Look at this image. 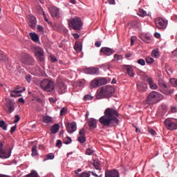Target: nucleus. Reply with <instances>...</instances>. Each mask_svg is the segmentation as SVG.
<instances>
[{
    "label": "nucleus",
    "mask_w": 177,
    "mask_h": 177,
    "mask_svg": "<svg viewBox=\"0 0 177 177\" xmlns=\"http://www.w3.org/2000/svg\"><path fill=\"white\" fill-rule=\"evenodd\" d=\"M21 62L24 64L30 66L34 64V58L28 54L24 53L22 54Z\"/></svg>",
    "instance_id": "1a4fd4ad"
},
{
    "label": "nucleus",
    "mask_w": 177,
    "mask_h": 177,
    "mask_svg": "<svg viewBox=\"0 0 177 177\" xmlns=\"http://www.w3.org/2000/svg\"><path fill=\"white\" fill-rule=\"evenodd\" d=\"M154 37L156 38H160V37H161V35H160V33H158V32H156V33H154Z\"/></svg>",
    "instance_id": "338daca9"
},
{
    "label": "nucleus",
    "mask_w": 177,
    "mask_h": 177,
    "mask_svg": "<svg viewBox=\"0 0 177 177\" xmlns=\"http://www.w3.org/2000/svg\"><path fill=\"white\" fill-rule=\"evenodd\" d=\"M165 125L169 131H175L177 129V120L174 118H167L165 120Z\"/></svg>",
    "instance_id": "39448f33"
},
{
    "label": "nucleus",
    "mask_w": 177,
    "mask_h": 177,
    "mask_svg": "<svg viewBox=\"0 0 177 177\" xmlns=\"http://www.w3.org/2000/svg\"><path fill=\"white\" fill-rule=\"evenodd\" d=\"M148 132L149 133H150L151 135H152V136H156V131H154V129H148Z\"/></svg>",
    "instance_id": "8fccbe9b"
},
{
    "label": "nucleus",
    "mask_w": 177,
    "mask_h": 177,
    "mask_svg": "<svg viewBox=\"0 0 177 177\" xmlns=\"http://www.w3.org/2000/svg\"><path fill=\"white\" fill-rule=\"evenodd\" d=\"M93 153H95V151L92 149H91V148H88L86 150V154L87 156H92V154H93Z\"/></svg>",
    "instance_id": "c03bdc74"
},
{
    "label": "nucleus",
    "mask_w": 177,
    "mask_h": 177,
    "mask_svg": "<svg viewBox=\"0 0 177 177\" xmlns=\"http://www.w3.org/2000/svg\"><path fill=\"white\" fill-rule=\"evenodd\" d=\"M66 128L68 133H73L77 131V124L75 122H68Z\"/></svg>",
    "instance_id": "ddd939ff"
},
{
    "label": "nucleus",
    "mask_w": 177,
    "mask_h": 177,
    "mask_svg": "<svg viewBox=\"0 0 177 177\" xmlns=\"http://www.w3.org/2000/svg\"><path fill=\"white\" fill-rule=\"evenodd\" d=\"M86 74H91V75H97L99 74V68L95 67H90L86 69Z\"/></svg>",
    "instance_id": "f3484780"
},
{
    "label": "nucleus",
    "mask_w": 177,
    "mask_h": 177,
    "mask_svg": "<svg viewBox=\"0 0 177 177\" xmlns=\"http://www.w3.org/2000/svg\"><path fill=\"white\" fill-rule=\"evenodd\" d=\"M88 124L91 129H95L97 127V121L95 118L88 119Z\"/></svg>",
    "instance_id": "a211bd4d"
},
{
    "label": "nucleus",
    "mask_w": 177,
    "mask_h": 177,
    "mask_svg": "<svg viewBox=\"0 0 177 177\" xmlns=\"http://www.w3.org/2000/svg\"><path fill=\"white\" fill-rule=\"evenodd\" d=\"M18 102H19V103H22L23 104H24V98H19L18 99Z\"/></svg>",
    "instance_id": "0e129e2a"
},
{
    "label": "nucleus",
    "mask_w": 177,
    "mask_h": 177,
    "mask_svg": "<svg viewBox=\"0 0 177 177\" xmlns=\"http://www.w3.org/2000/svg\"><path fill=\"white\" fill-rule=\"evenodd\" d=\"M151 56L153 57H155V59H158V57L160 56V53L158 52V49H155L152 50Z\"/></svg>",
    "instance_id": "f704fd0d"
},
{
    "label": "nucleus",
    "mask_w": 177,
    "mask_h": 177,
    "mask_svg": "<svg viewBox=\"0 0 177 177\" xmlns=\"http://www.w3.org/2000/svg\"><path fill=\"white\" fill-rule=\"evenodd\" d=\"M74 49L76 52H81L82 50V46H81V43L77 41L74 46Z\"/></svg>",
    "instance_id": "a878e982"
},
{
    "label": "nucleus",
    "mask_w": 177,
    "mask_h": 177,
    "mask_svg": "<svg viewBox=\"0 0 177 177\" xmlns=\"http://www.w3.org/2000/svg\"><path fill=\"white\" fill-rule=\"evenodd\" d=\"M35 55L39 62H44V50L39 47H35Z\"/></svg>",
    "instance_id": "f8f14e48"
},
{
    "label": "nucleus",
    "mask_w": 177,
    "mask_h": 177,
    "mask_svg": "<svg viewBox=\"0 0 177 177\" xmlns=\"http://www.w3.org/2000/svg\"><path fill=\"white\" fill-rule=\"evenodd\" d=\"M37 146H34L32 148V156L34 157L35 156L38 155V153L37 152Z\"/></svg>",
    "instance_id": "ea45409f"
},
{
    "label": "nucleus",
    "mask_w": 177,
    "mask_h": 177,
    "mask_svg": "<svg viewBox=\"0 0 177 177\" xmlns=\"http://www.w3.org/2000/svg\"><path fill=\"white\" fill-rule=\"evenodd\" d=\"M77 140L81 143H85V142H86V138H85V136H80Z\"/></svg>",
    "instance_id": "37998d69"
},
{
    "label": "nucleus",
    "mask_w": 177,
    "mask_h": 177,
    "mask_svg": "<svg viewBox=\"0 0 177 177\" xmlns=\"http://www.w3.org/2000/svg\"><path fill=\"white\" fill-rule=\"evenodd\" d=\"M123 68L126 70L128 75L129 77H134L135 76V73H133V68H132L131 66L130 65H124Z\"/></svg>",
    "instance_id": "aec40b11"
},
{
    "label": "nucleus",
    "mask_w": 177,
    "mask_h": 177,
    "mask_svg": "<svg viewBox=\"0 0 177 177\" xmlns=\"http://www.w3.org/2000/svg\"><path fill=\"white\" fill-rule=\"evenodd\" d=\"M84 100H93V96L89 95V94H87L86 95H84Z\"/></svg>",
    "instance_id": "a19ab883"
},
{
    "label": "nucleus",
    "mask_w": 177,
    "mask_h": 177,
    "mask_svg": "<svg viewBox=\"0 0 177 177\" xmlns=\"http://www.w3.org/2000/svg\"><path fill=\"white\" fill-rule=\"evenodd\" d=\"M21 92H23V91H21V90H12L11 91L12 94L10 95V96H11V97H17L20 96V95H19V93H21ZM13 93H15V94H13Z\"/></svg>",
    "instance_id": "7c9ffc66"
},
{
    "label": "nucleus",
    "mask_w": 177,
    "mask_h": 177,
    "mask_svg": "<svg viewBox=\"0 0 177 177\" xmlns=\"http://www.w3.org/2000/svg\"><path fill=\"white\" fill-rule=\"evenodd\" d=\"M80 136H85V129H81L79 131Z\"/></svg>",
    "instance_id": "3c124183"
},
{
    "label": "nucleus",
    "mask_w": 177,
    "mask_h": 177,
    "mask_svg": "<svg viewBox=\"0 0 177 177\" xmlns=\"http://www.w3.org/2000/svg\"><path fill=\"white\" fill-rule=\"evenodd\" d=\"M28 26H30V28H35V26H37V18H35V17H30L28 21Z\"/></svg>",
    "instance_id": "4be33fe9"
},
{
    "label": "nucleus",
    "mask_w": 177,
    "mask_h": 177,
    "mask_svg": "<svg viewBox=\"0 0 177 177\" xmlns=\"http://www.w3.org/2000/svg\"><path fill=\"white\" fill-rule=\"evenodd\" d=\"M142 39L144 42H146V44H150V36H145Z\"/></svg>",
    "instance_id": "a18cd8bd"
},
{
    "label": "nucleus",
    "mask_w": 177,
    "mask_h": 177,
    "mask_svg": "<svg viewBox=\"0 0 177 177\" xmlns=\"http://www.w3.org/2000/svg\"><path fill=\"white\" fill-rule=\"evenodd\" d=\"M171 111L172 113H176V107L172 106V107H171Z\"/></svg>",
    "instance_id": "774afa93"
},
{
    "label": "nucleus",
    "mask_w": 177,
    "mask_h": 177,
    "mask_svg": "<svg viewBox=\"0 0 177 177\" xmlns=\"http://www.w3.org/2000/svg\"><path fill=\"white\" fill-rule=\"evenodd\" d=\"M0 128L3 129V131H8V124L3 120L0 121Z\"/></svg>",
    "instance_id": "2f4dec72"
},
{
    "label": "nucleus",
    "mask_w": 177,
    "mask_h": 177,
    "mask_svg": "<svg viewBox=\"0 0 177 177\" xmlns=\"http://www.w3.org/2000/svg\"><path fill=\"white\" fill-rule=\"evenodd\" d=\"M15 118L16 119L14 121V124H17V122L20 121V116H19V115H16Z\"/></svg>",
    "instance_id": "5fc2aeb1"
},
{
    "label": "nucleus",
    "mask_w": 177,
    "mask_h": 177,
    "mask_svg": "<svg viewBox=\"0 0 177 177\" xmlns=\"http://www.w3.org/2000/svg\"><path fill=\"white\" fill-rule=\"evenodd\" d=\"M158 84L160 86V88H162L160 89V91L162 92V93H164L165 95L171 94V91L168 89V87L167 86V83H165V82H164L163 80H160L158 82Z\"/></svg>",
    "instance_id": "9b49d317"
},
{
    "label": "nucleus",
    "mask_w": 177,
    "mask_h": 177,
    "mask_svg": "<svg viewBox=\"0 0 177 177\" xmlns=\"http://www.w3.org/2000/svg\"><path fill=\"white\" fill-rule=\"evenodd\" d=\"M50 103H56V100H55L53 97L49 98Z\"/></svg>",
    "instance_id": "e2e57ef3"
},
{
    "label": "nucleus",
    "mask_w": 177,
    "mask_h": 177,
    "mask_svg": "<svg viewBox=\"0 0 177 177\" xmlns=\"http://www.w3.org/2000/svg\"><path fill=\"white\" fill-rule=\"evenodd\" d=\"M170 84L172 86H177V79H171Z\"/></svg>",
    "instance_id": "de8ad7c7"
},
{
    "label": "nucleus",
    "mask_w": 177,
    "mask_h": 177,
    "mask_svg": "<svg viewBox=\"0 0 177 177\" xmlns=\"http://www.w3.org/2000/svg\"><path fill=\"white\" fill-rule=\"evenodd\" d=\"M98 82L100 84V86L102 85H106V84H107V80H106L105 78H100L98 79Z\"/></svg>",
    "instance_id": "e433bc0d"
},
{
    "label": "nucleus",
    "mask_w": 177,
    "mask_h": 177,
    "mask_svg": "<svg viewBox=\"0 0 177 177\" xmlns=\"http://www.w3.org/2000/svg\"><path fill=\"white\" fill-rule=\"evenodd\" d=\"M96 97L97 99H103V97H108L107 95H106L105 91L103 90V87L101 88L100 91L97 92Z\"/></svg>",
    "instance_id": "5701e85b"
},
{
    "label": "nucleus",
    "mask_w": 177,
    "mask_h": 177,
    "mask_svg": "<svg viewBox=\"0 0 177 177\" xmlns=\"http://www.w3.org/2000/svg\"><path fill=\"white\" fill-rule=\"evenodd\" d=\"M91 86H93V88H97L98 86H100L99 79H95L91 81Z\"/></svg>",
    "instance_id": "c756f323"
},
{
    "label": "nucleus",
    "mask_w": 177,
    "mask_h": 177,
    "mask_svg": "<svg viewBox=\"0 0 177 177\" xmlns=\"http://www.w3.org/2000/svg\"><path fill=\"white\" fill-rule=\"evenodd\" d=\"M68 26L69 27H71V28H73V30H76V31H80V30H81V27H82V21H81V18H71L68 20Z\"/></svg>",
    "instance_id": "20e7f679"
},
{
    "label": "nucleus",
    "mask_w": 177,
    "mask_h": 177,
    "mask_svg": "<svg viewBox=\"0 0 177 177\" xmlns=\"http://www.w3.org/2000/svg\"><path fill=\"white\" fill-rule=\"evenodd\" d=\"M59 129H60V126L55 124L51 127V133H57V132H59Z\"/></svg>",
    "instance_id": "393cba45"
},
{
    "label": "nucleus",
    "mask_w": 177,
    "mask_h": 177,
    "mask_svg": "<svg viewBox=\"0 0 177 177\" xmlns=\"http://www.w3.org/2000/svg\"><path fill=\"white\" fill-rule=\"evenodd\" d=\"M133 42H135V37H131V46H133Z\"/></svg>",
    "instance_id": "69168bd1"
},
{
    "label": "nucleus",
    "mask_w": 177,
    "mask_h": 177,
    "mask_svg": "<svg viewBox=\"0 0 177 177\" xmlns=\"http://www.w3.org/2000/svg\"><path fill=\"white\" fill-rule=\"evenodd\" d=\"M30 37L32 41L35 42H37V41L39 39V37H38V35H37L35 32H30Z\"/></svg>",
    "instance_id": "cd10ccee"
},
{
    "label": "nucleus",
    "mask_w": 177,
    "mask_h": 177,
    "mask_svg": "<svg viewBox=\"0 0 177 177\" xmlns=\"http://www.w3.org/2000/svg\"><path fill=\"white\" fill-rule=\"evenodd\" d=\"M8 62V57L3 55V52L0 53V63H6Z\"/></svg>",
    "instance_id": "c85d7f7f"
},
{
    "label": "nucleus",
    "mask_w": 177,
    "mask_h": 177,
    "mask_svg": "<svg viewBox=\"0 0 177 177\" xmlns=\"http://www.w3.org/2000/svg\"><path fill=\"white\" fill-rule=\"evenodd\" d=\"M145 80L147 81L151 89H157V88H158V86L154 83V81H153L151 77H145Z\"/></svg>",
    "instance_id": "412c9836"
},
{
    "label": "nucleus",
    "mask_w": 177,
    "mask_h": 177,
    "mask_svg": "<svg viewBox=\"0 0 177 177\" xmlns=\"http://www.w3.org/2000/svg\"><path fill=\"white\" fill-rule=\"evenodd\" d=\"M146 63H147V64H151L153 63H154V59H153L152 57H147L145 59Z\"/></svg>",
    "instance_id": "4c0bfd02"
},
{
    "label": "nucleus",
    "mask_w": 177,
    "mask_h": 177,
    "mask_svg": "<svg viewBox=\"0 0 177 177\" xmlns=\"http://www.w3.org/2000/svg\"><path fill=\"white\" fill-rule=\"evenodd\" d=\"M105 177H120V173L115 169L106 170Z\"/></svg>",
    "instance_id": "2eb2a0df"
},
{
    "label": "nucleus",
    "mask_w": 177,
    "mask_h": 177,
    "mask_svg": "<svg viewBox=\"0 0 177 177\" xmlns=\"http://www.w3.org/2000/svg\"><path fill=\"white\" fill-rule=\"evenodd\" d=\"M108 3H109V5H115V0H108Z\"/></svg>",
    "instance_id": "680f3d73"
},
{
    "label": "nucleus",
    "mask_w": 177,
    "mask_h": 177,
    "mask_svg": "<svg viewBox=\"0 0 177 177\" xmlns=\"http://www.w3.org/2000/svg\"><path fill=\"white\" fill-rule=\"evenodd\" d=\"M114 59L116 62H118V60H122V55L115 54Z\"/></svg>",
    "instance_id": "49530a36"
},
{
    "label": "nucleus",
    "mask_w": 177,
    "mask_h": 177,
    "mask_svg": "<svg viewBox=\"0 0 177 177\" xmlns=\"http://www.w3.org/2000/svg\"><path fill=\"white\" fill-rule=\"evenodd\" d=\"M55 158V155L53 153L47 154L45 158L43 159V161H48V160H53Z\"/></svg>",
    "instance_id": "473e14b6"
},
{
    "label": "nucleus",
    "mask_w": 177,
    "mask_h": 177,
    "mask_svg": "<svg viewBox=\"0 0 177 177\" xmlns=\"http://www.w3.org/2000/svg\"><path fill=\"white\" fill-rule=\"evenodd\" d=\"M50 61L53 62V63H55V62H57V59H56V57L53 56V55H50Z\"/></svg>",
    "instance_id": "603ef678"
},
{
    "label": "nucleus",
    "mask_w": 177,
    "mask_h": 177,
    "mask_svg": "<svg viewBox=\"0 0 177 177\" xmlns=\"http://www.w3.org/2000/svg\"><path fill=\"white\" fill-rule=\"evenodd\" d=\"M102 89L108 97H111L113 96V93L115 92L114 88L111 86H104L102 87Z\"/></svg>",
    "instance_id": "4468645a"
},
{
    "label": "nucleus",
    "mask_w": 177,
    "mask_h": 177,
    "mask_svg": "<svg viewBox=\"0 0 177 177\" xmlns=\"http://www.w3.org/2000/svg\"><path fill=\"white\" fill-rule=\"evenodd\" d=\"M3 142H0V158L5 160V158H9L12 154V151H7L3 149Z\"/></svg>",
    "instance_id": "6e6552de"
},
{
    "label": "nucleus",
    "mask_w": 177,
    "mask_h": 177,
    "mask_svg": "<svg viewBox=\"0 0 177 177\" xmlns=\"http://www.w3.org/2000/svg\"><path fill=\"white\" fill-rule=\"evenodd\" d=\"M49 11L53 17H59V9L56 8H51L49 9Z\"/></svg>",
    "instance_id": "b1692460"
},
{
    "label": "nucleus",
    "mask_w": 177,
    "mask_h": 177,
    "mask_svg": "<svg viewBox=\"0 0 177 177\" xmlns=\"http://www.w3.org/2000/svg\"><path fill=\"white\" fill-rule=\"evenodd\" d=\"M102 45V42H100V41H97L95 43V46H96V48H100Z\"/></svg>",
    "instance_id": "6e6d98bb"
},
{
    "label": "nucleus",
    "mask_w": 177,
    "mask_h": 177,
    "mask_svg": "<svg viewBox=\"0 0 177 177\" xmlns=\"http://www.w3.org/2000/svg\"><path fill=\"white\" fill-rule=\"evenodd\" d=\"M26 80L27 82H31V75H26Z\"/></svg>",
    "instance_id": "4d7b16f0"
},
{
    "label": "nucleus",
    "mask_w": 177,
    "mask_h": 177,
    "mask_svg": "<svg viewBox=\"0 0 177 177\" xmlns=\"http://www.w3.org/2000/svg\"><path fill=\"white\" fill-rule=\"evenodd\" d=\"M56 146L57 147H62V141L60 140H57Z\"/></svg>",
    "instance_id": "13d9d810"
},
{
    "label": "nucleus",
    "mask_w": 177,
    "mask_h": 177,
    "mask_svg": "<svg viewBox=\"0 0 177 177\" xmlns=\"http://www.w3.org/2000/svg\"><path fill=\"white\" fill-rule=\"evenodd\" d=\"M155 24L158 30H165L168 26V21L161 17H158L155 19Z\"/></svg>",
    "instance_id": "423d86ee"
},
{
    "label": "nucleus",
    "mask_w": 177,
    "mask_h": 177,
    "mask_svg": "<svg viewBox=\"0 0 177 177\" xmlns=\"http://www.w3.org/2000/svg\"><path fill=\"white\" fill-rule=\"evenodd\" d=\"M64 143H65V145H70V143H71V138H70V137H66L64 140Z\"/></svg>",
    "instance_id": "09e8293b"
},
{
    "label": "nucleus",
    "mask_w": 177,
    "mask_h": 177,
    "mask_svg": "<svg viewBox=\"0 0 177 177\" xmlns=\"http://www.w3.org/2000/svg\"><path fill=\"white\" fill-rule=\"evenodd\" d=\"M137 89L139 92H146L147 91V84L142 82H138Z\"/></svg>",
    "instance_id": "dca6fc26"
},
{
    "label": "nucleus",
    "mask_w": 177,
    "mask_h": 177,
    "mask_svg": "<svg viewBox=\"0 0 177 177\" xmlns=\"http://www.w3.org/2000/svg\"><path fill=\"white\" fill-rule=\"evenodd\" d=\"M163 97L162 95L160 93L152 91L147 97V103H148V104H154V103H157V102L162 100Z\"/></svg>",
    "instance_id": "f03ea898"
},
{
    "label": "nucleus",
    "mask_w": 177,
    "mask_h": 177,
    "mask_svg": "<svg viewBox=\"0 0 177 177\" xmlns=\"http://www.w3.org/2000/svg\"><path fill=\"white\" fill-rule=\"evenodd\" d=\"M37 30H38V31H40L41 32H44V27H42L41 25H38Z\"/></svg>",
    "instance_id": "052dcab7"
},
{
    "label": "nucleus",
    "mask_w": 177,
    "mask_h": 177,
    "mask_svg": "<svg viewBox=\"0 0 177 177\" xmlns=\"http://www.w3.org/2000/svg\"><path fill=\"white\" fill-rule=\"evenodd\" d=\"M55 89L58 91L59 95H63V93H66L67 91V86L63 83V82H56L55 86Z\"/></svg>",
    "instance_id": "0eeeda50"
},
{
    "label": "nucleus",
    "mask_w": 177,
    "mask_h": 177,
    "mask_svg": "<svg viewBox=\"0 0 177 177\" xmlns=\"http://www.w3.org/2000/svg\"><path fill=\"white\" fill-rule=\"evenodd\" d=\"M16 128H17V125H16V124L14 127H11L10 133H13V132H15L16 131Z\"/></svg>",
    "instance_id": "bf43d9fd"
},
{
    "label": "nucleus",
    "mask_w": 177,
    "mask_h": 177,
    "mask_svg": "<svg viewBox=\"0 0 177 177\" xmlns=\"http://www.w3.org/2000/svg\"><path fill=\"white\" fill-rule=\"evenodd\" d=\"M137 63L140 64V66H146V62L143 59H139L137 61Z\"/></svg>",
    "instance_id": "79ce46f5"
},
{
    "label": "nucleus",
    "mask_w": 177,
    "mask_h": 177,
    "mask_svg": "<svg viewBox=\"0 0 177 177\" xmlns=\"http://www.w3.org/2000/svg\"><path fill=\"white\" fill-rule=\"evenodd\" d=\"M67 114V108L64 107L60 111V116L62 117V115H66Z\"/></svg>",
    "instance_id": "58836bf2"
},
{
    "label": "nucleus",
    "mask_w": 177,
    "mask_h": 177,
    "mask_svg": "<svg viewBox=\"0 0 177 177\" xmlns=\"http://www.w3.org/2000/svg\"><path fill=\"white\" fill-rule=\"evenodd\" d=\"M4 109L7 113H13V111H15V102L12 100H7V103L4 106Z\"/></svg>",
    "instance_id": "9d476101"
},
{
    "label": "nucleus",
    "mask_w": 177,
    "mask_h": 177,
    "mask_svg": "<svg viewBox=\"0 0 177 177\" xmlns=\"http://www.w3.org/2000/svg\"><path fill=\"white\" fill-rule=\"evenodd\" d=\"M100 52L104 53L106 56H111L114 53V50L110 48L103 47L100 49Z\"/></svg>",
    "instance_id": "6ab92c4d"
},
{
    "label": "nucleus",
    "mask_w": 177,
    "mask_h": 177,
    "mask_svg": "<svg viewBox=\"0 0 177 177\" xmlns=\"http://www.w3.org/2000/svg\"><path fill=\"white\" fill-rule=\"evenodd\" d=\"M93 165V167L96 169H97L98 171H100V169H102V166H101V164H100V161L94 160Z\"/></svg>",
    "instance_id": "bb28decb"
},
{
    "label": "nucleus",
    "mask_w": 177,
    "mask_h": 177,
    "mask_svg": "<svg viewBox=\"0 0 177 177\" xmlns=\"http://www.w3.org/2000/svg\"><path fill=\"white\" fill-rule=\"evenodd\" d=\"M40 86L46 92L55 91V83L49 79L43 80L40 83Z\"/></svg>",
    "instance_id": "7ed1b4c3"
},
{
    "label": "nucleus",
    "mask_w": 177,
    "mask_h": 177,
    "mask_svg": "<svg viewBox=\"0 0 177 177\" xmlns=\"http://www.w3.org/2000/svg\"><path fill=\"white\" fill-rule=\"evenodd\" d=\"M104 115L99 119V122L103 127H117L119 120L118 117L120 115L118 111L112 108H107L104 112Z\"/></svg>",
    "instance_id": "f257e3e1"
},
{
    "label": "nucleus",
    "mask_w": 177,
    "mask_h": 177,
    "mask_svg": "<svg viewBox=\"0 0 177 177\" xmlns=\"http://www.w3.org/2000/svg\"><path fill=\"white\" fill-rule=\"evenodd\" d=\"M52 121H53V120L50 116L43 117V122H44V124H49V123L52 122Z\"/></svg>",
    "instance_id": "72a5a7b5"
},
{
    "label": "nucleus",
    "mask_w": 177,
    "mask_h": 177,
    "mask_svg": "<svg viewBox=\"0 0 177 177\" xmlns=\"http://www.w3.org/2000/svg\"><path fill=\"white\" fill-rule=\"evenodd\" d=\"M40 11L43 13L44 19L45 21H48V18H46V14H45V12L42 10V8H40Z\"/></svg>",
    "instance_id": "864d4df0"
},
{
    "label": "nucleus",
    "mask_w": 177,
    "mask_h": 177,
    "mask_svg": "<svg viewBox=\"0 0 177 177\" xmlns=\"http://www.w3.org/2000/svg\"><path fill=\"white\" fill-rule=\"evenodd\" d=\"M138 16H140V17H145V16H147V12L145 11L143 9H139L138 12Z\"/></svg>",
    "instance_id": "c9c22d12"
}]
</instances>
